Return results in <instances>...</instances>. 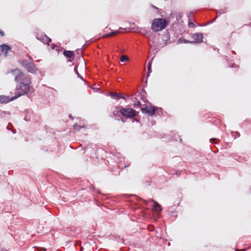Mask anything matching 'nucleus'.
<instances>
[{
	"mask_svg": "<svg viewBox=\"0 0 251 251\" xmlns=\"http://www.w3.org/2000/svg\"><path fill=\"white\" fill-rule=\"evenodd\" d=\"M11 100V98L9 97L0 95V103H7Z\"/></svg>",
	"mask_w": 251,
	"mask_h": 251,
	"instance_id": "nucleus-11",
	"label": "nucleus"
},
{
	"mask_svg": "<svg viewBox=\"0 0 251 251\" xmlns=\"http://www.w3.org/2000/svg\"><path fill=\"white\" fill-rule=\"evenodd\" d=\"M113 114L116 119L118 120H121L123 123H124L126 119V108L117 107L113 110Z\"/></svg>",
	"mask_w": 251,
	"mask_h": 251,
	"instance_id": "nucleus-5",
	"label": "nucleus"
},
{
	"mask_svg": "<svg viewBox=\"0 0 251 251\" xmlns=\"http://www.w3.org/2000/svg\"><path fill=\"white\" fill-rule=\"evenodd\" d=\"M135 116V111L130 108H126V117H133Z\"/></svg>",
	"mask_w": 251,
	"mask_h": 251,
	"instance_id": "nucleus-12",
	"label": "nucleus"
},
{
	"mask_svg": "<svg viewBox=\"0 0 251 251\" xmlns=\"http://www.w3.org/2000/svg\"><path fill=\"white\" fill-rule=\"evenodd\" d=\"M227 11V10L226 8H224V9H222L221 10H220L218 13L219 14H224V13H226Z\"/></svg>",
	"mask_w": 251,
	"mask_h": 251,
	"instance_id": "nucleus-17",
	"label": "nucleus"
},
{
	"mask_svg": "<svg viewBox=\"0 0 251 251\" xmlns=\"http://www.w3.org/2000/svg\"><path fill=\"white\" fill-rule=\"evenodd\" d=\"M152 7H153V8H155V9H157V7H155V6H152Z\"/></svg>",
	"mask_w": 251,
	"mask_h": 251,
	"instance_id": "nucleus-26",
	"label": "nucleus"
},
{
	"mask_svg": "<svg viewBox=\"0 0 251 251\" xmlns=\"http://www.w3.org/2000/svg\"><path fill=\"white\" fill-rule=\"evenodd\" d=\"M140 106H141V103L139 101H137V102H135L134 104V107H140Z\"/></svg>",
	"mask_w": 251,
	"mask_h": 251,
	"instance_id": "nucleus-18",
	"label": "nucleus"
},
{
	"mask_svg": "<svg viewBox=\"0 0 251 251\" xmlns=\"http://www.w3.org/2000/svg\"><path fill=\"white\" fill-rule=\"evenodd\" d=\"M10 73L14 77V80L18 83V84L23 83L24 84L31 83L30 77L27 75L24 74L20 70L16 69L12 70Z\"/></svg>",
	"mask_w": 251,
	"mask_h": 251,
	"instance_id": "nucleus-2",
	"label": "nucleus"
},
{
	"mask_svg": "<svg viewBox=\"0 0 251 251\" xmlns=\"http://www.w3.org/2000/svg\"><path fill=\"white\" fill-rule=\"evenodd\" d=\"M10 73L14 77V80L18 83V84L23 83L24 84L31 83L30 77L27 75L24 74L20 70L16 69L12 70Z\"/></svg>",
	"mask_w": 251,
	"mask_h": 251,
	"instance_id": "nucleus-1",
	"label": "nucleus"
},
{
	"mask_svg": "<svg viewBox=\"0 0 251 251\" xmlns=\"http://www.w3.org/2000/svg\"><path fill=\"white\" fill-rule=\"evenodd\" d=\"M158 109L157 107L153 106L150 104H147L144 107L141 108L142 112L149 116H152L155 114V111Z\"/></svg>",
	"mask_w": 251,
	"mask_h": 251,
	"instance_id": "nucleus-7",
	"label": "nucleus"
},
{
	"mask_svg": "<svg viewBox=\"0 0 251 251\" xmlns=\"http://www.w3.org/2000/svg\"><path fill=\"white\" fill-rule=\"evenodd\" d=\"M120 60L122 62L126 61V55H123L121 56Z\"/></svg>",
	"mask_w": 251,
	"mask_h": 251,
	"instance_id": "nucleus-19",
	"label": "nucleus"
},
{
	"mask_svg": "<svg viewBox=\"0 0 251 251\" xmlns=\"http://www.w3.org/2000/svg\"><path fill=\"white\" fill-rule=\"evenodd\" d=\"M188 25L189 27H193L195 26L194 24L192 22H189Z\"/></svg>",
	"mask_w": 251,
	"mask_h": 251,
	"instance_id": "nucleus-20",
	"label": "nucleus"
},
{
	"mask_svg": "<svg viewBox=\"0 0 251 251\" xmlns=\"http://www.w3.org/2000/svg\"><path fill=\"white\" fill-rule=\"evenodd\" d=\"M4 33L0 29V35H1V36H4Z\"/></svg>",
	"mask_w": 251,
	"mask_h": 251,
	"instance_id": "nucleus-22",
	"label": "nucleus"
},
{
	"mask_svg": "<svg viewBox=\"0 0 251 251\" xmlns=\"http://www.w3.org/2000/svg\"><path fill=\"white\" fill-rule=\"evenodd\" d=\"M152 201L154 202L153 210L156 211H161L162 210L161 205L157 202L154 201L153 200H152Z\"/></svg>",
	"mask_w": 251,
	"mask_h": 251,
	"instance_id": "nucleus-14",
	"label": "nucleus"
},
{
	"mask_svg": "<svg viewBox=\"0 0 251 251\" xmlns=\"http://www.w3.org/2000/svg\"><path fill=\"white\" fill-rule=\"evenodd\" d=\"M0 48H1L2 51L4 53L5 56L7 55V54L11 50L10 47L7 45H1L0 46Z\"/></svg>",
	"mask_w": 251,
	"mask_h": 251,
	"instance_id": "nucleus-10",
	"label": "nucleus"
},
{
	"mask_svg": "<svg viewBox=\"0 0 251 251\" xmlns=\"http://www.w3.org/2000/svg\"><path fill=\"white\" fill-rule=\"evenodd\" d=\"M118 33H119L118 31L112 32L110 33L105 34V35L103 36V37H111L112 36H114L115 35H117Z\"/></svg>",
	"mask_w": 251,
	"mask_h": 251,
	"instance_id": "nucleus-15",
	"label": "nucleus"
},
{
	"mask_svg": "<svg viewBox=\"0 0 251 251\" xmlns=\"http://www.w3.org/2000/svg\"><path fill=\"white\" fill-rule=\"evenodd\" d=\"M46 250V249H44V251H45Z\"/></svg>",
	"mask_w": 251,
	"mask_h": 251,
	"instance_id": "nucleus-27",
	"label": "nucleus"
},
{
	"mask_svg": "<svg viewBox=\"0 0 251 251\" xmlns=\"http://www.w3.org/2000/svg\"><path fill=\"white\" fill-rule=\"evenodd\" d=\"M126 61L129 60V58L127 56H126Z\"/></svg>",
	"mask_w": 251,
	"mask_h": 251,
	"instance_id": "nucleus-25",
	"label": "nucleus"
},
{
	"mask_svg": "<svg viewBox=\"0 0 251 251\" xmlns=\"http://www.w3.org/2000/svg\"><path fill=\"white\" fill-rule=\"evenodd\" d=\"M21 65L25 68L27 71L31 73H34L36 71V68L34 64L31 62H28L27 60H23L20 61Z\"/></svg>",
	"mask_w": 251,
	"mask_h": 251,
	"instance_id": "nucleus-6",
	"label": "nucleus"
},
{
	"mask_svg": "<svg viewBox=\"0 0 251 251\" xmlns=\"http://www.w3.org/2000/svg\"><path fill=\"white\" fill-rule=\"evenodd\" d=\"M151 62H150L149 63L148 66V71L149 72H150V71H151Z\"/></svg>",
	"mask_w": 251,
	"mask_h": 251,
	"instance_id": "nucleus-21",
	"label": "nucleus"
},
{
	"mask_svg": "<svg viewBox=\"0 0 251 251\" xmlns=\"http://www.w3.org/2000/svg\"><path fill=\"white\" fill-rule=\"evenodd\" d=\"M110 96L111 97L114 99L118 100L120 99H125L126 98L123 95V94L121 93H115V92H111L110 93Z\"/></svg>",
	"mask_w": 251,
	"mask_h": 251,
	"instance_id": "nucleus-9",
	"label": "nucleus"
},
{
	"mask_svg": "<svg viewBox=\"0 0 251 251\" xmlns=\"http://www.w3.org/2000/svg\"><path fill=\"white\" fill-rule=\"evenodd\" d=\"M74 129L76 130H80V129L81 128H85V126H80L77 124H75L74 126Z\"/></svg>",
	"mask_w": 251,
	"mask_h": 251,
	"instance_id": "nucleus-16",
	"label": "nucleus"
},
{
	"mask_svg": "<svg viewBox=\"0 0 251 251\" xmlns=\"http://www.w3.org/2000/svg\"><path fill=\"white\" fill-rule=\"evenodd\" d=\"M80 251H82V249H80Z\"/></svg>",
	"mask_w": 251,
	"mask_h": 251,
	"instance_id": "nucleus-28",
	"label": "nucleus"
},
{
	"mask_svg": "<svg viewBox=\"0 0 251 251\" xmlns=\"http://www.w3.org/2000/svg\"><path fill=\"white\" fill-rule=\"evenodd\" d=\"M63 54L66 57L70 58L75 56V53L74 51L70 50H64L63 51Z\"/></svg>",
	"mask_w": 251,
	"mask_h": 251,
	"instance_id": "nucleus-13",
	"label": "nucleus"
},
{
	"mask_svg": "<svg viewBox=\"0 0 251 251\" xmlns=\"http://www.w3.org/2000/svg\"><path fill=\"white\" fill-rule=\"evenodd\" d=\"M31 83H27L24 84L21 83L17 85L15 89V96L11 97L12 100L23 96L27 95L30 91L31 86Z\"/></svg>",
	"mask_w": 251,
	"mask_h": 251,
	"instance_id": "nucleus-4",
	"label": "nucleus"
},
{
	"mask_svg": "<svg viewBox=\"0 0 251 251\" xmlns=\"http://www.w3.org/2000/svg\"><path fill=\"white\" fill-rule=\"evenodd\" d=\"M170 21L167 19L155 18L151 25V29L154 32H158L164 29L169 24Z\"/></svg>",
	"mask_w": 251,
	"mask_h": 251,
	"instance_id": "nucleus-3",
	"label": "nucleus"
},
{
	"mask_svg": "<svg viewBox=\"0 0 251 251\" xmlns=\"http://www.w3.org/2000/svg\"><path fill=\"white\" fill-rule=\"evenodd\" d=\"M45 37L47 38V39L48 40V42H50L51 41V39L50 38H49V37H48L47 36L45 35Z\"/></svg>",
	"mask_w": 251,
	"mask_h": 251,
	"instance_id": "nucleus-23",
	"label": "nucleus"
},
{
	"mask_svg": "<svg viewBox=\"0 0 251 251\" xmlns=\"http://www.w3.org/2000/svg\"><path fill=\"white\" fill-rule=\"evenodd\" d=\"M194 41L190 42V43H200L202 42L203 35L201 33H194L192 36Z\"/></svg>",
	"mask_w": 251,
	"mask_h": 251,
	"instance_id": "nucleus-8",
	"label": "nucleus"
},
{
	"mask_svg": "<svg viewBox=\"0 0 251 251\" xmlns=\"http://www.w3.org/2000/svg\"><path fill=\"white\" fill-rule=\"evenodd\" d=\"M190 41H187L186 40H184V43H190Z\"/></svg>",
	"mask_w": 251,
	"mask_h": 251,
	"instance_id": "nucleus-24",
	"label": "nucleus"
}]
</instances>
